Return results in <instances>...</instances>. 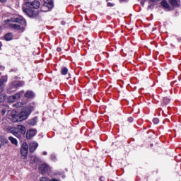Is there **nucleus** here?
<instances>
[{"label": "nucleus", "mask_w": 181, "mask_h": 181, "mask_svg": "<svg viewBox=\"0 0 181 181\" xmlns=\"http://www.w3.org/2000/svg\"><path fill=\"white\" fill-rule=\"evenodd\" d=\"M51 159L52 160H56V156L54 154L51 155Z\"/></svg>", "instance_id": "28"}, {"label": "nucleus", "mask_w": 181, "mask_h": 181, "mask_svg": "<svg viewBox=\"0 0 181 181\" xmlns=\"http://www.w3.org/2000/svg\"><path fill=\"white\" fill-rule=\"evenodd\" d=\"M0 2H5V0H0Z\"/></svg>", "instance_id": "36"}, {"label": "nucleus", "mask_w": 181, "mask_h": 181, "mask_svg": "<svg viewBox=\"0 0 181 181\" xmlns=\"http://www.w3.org/2000/svg\"><path fill=\"white\" fill-rule=\"evenodd\" d=\"M0 141L1 144V146L6 145L9 142V141H8V139H6V137H4L3 136H0Z\"/></svg>", "instance_id": "15"}, {"label": "nucleus", "mask_w": 181, "mask_h": 181, "mask_svg": "<svg viewBox=\"0 0 181 181\" xmlns=\"http://www.w3.org/2000/svg\"><path fill=\"white\" fill-rule=\"evenodd\" d=\"M12 84L14 86V87L18 88V87H22L25 84V83L23 81H20V82H13Z\"/></svg>", "instance_id": "20"}, {"label": "nucleus", "mask_w": 181, "mask_h": 181, "mask_svg": "<svg viewBox=\"0 0 181 181\" xmlns=\"http://www.w3.org/2000/svg\"><path fill=\"white\" fill-rule=\"evenodd\" d=\"M61 73L63 76H66V74L69 73V69L66 67H62L61 70Z\"/></svg>", "instance_id": "22"}, {"label": "nucleus", "mask_w": 181, "mask_h": 181, "mask_svg": "<svg viewBox=\"0 0 181 181\" xmlns=\"http://www.w3.org/2000/svg\"><path fill=\"white\" fill-rule=\"evenodd\" d=\"M28 151H29V146H28V144L23 143L21 146V153L22 156L24 158H26L28 156Z\"/></svg>", "instance_id": "5"}, {"label": "nucleus", "mask_w": 181, "mask_h": 181, "mask_svg": "<svg viewBox=\"0 0 181 181\" xmlns=\"http://www.w3.org/2000/svg\"><path fill=\"white\" fill-rule=\"evenodd\" d=\"M25 5L30 9H39L40 8V2L37 0L27 1Z\"/></svg>", "instance_id": "3"}, {"label": "nucleus", "mask_w": 181, "mask_h": 181, "mask_svg": "<svg viewBox=\"0 0 181 181\" xmlns=\"http://www.w3.org/2000/svg\"><path fill=\"white\" fill-rule=\"evenodd\" d=\"M39 169L42 175H45V173H48V172H50V166H49V165L46 163L41 164L39 167Z\"/></svg>", "instance_id": "6"}, {"label": "nucleus", "mask_w": 181, "mask_h": 181, "mask_svg": "<svg viewBox=\"0 0 181 181\" xmlns=\"http://www.w3.org/2000/svg\"><path fill=\"white\" fill-rule=\"evenodd\" d=\"M52 181H59V180L52 179Z\"/></svg>", "instance_id": "35"}, {"label": "nucleus", "mask_w": 181, "mask_h": 181, "mask_svg": "<svg viewBox=\"0 0 181 181\" xmlns=\"http://www.w3.org/2000/svg\"><path fill=\"white\" fill-rule=\"evenodd\" d=\"M15 107H16V108H22V107H23V103H17L16 104H15Z\"/></svg>", "instance_id": "24"}, {"label": "nucleus", "mask_w": 181, "mask_h": 181, "mask_svg": "<svg viewBox=\"0 0 181 181\" xmlns=\"http://www.w3.org/2000/svg\"><path fill=\"white\" fill-rule=\"evenodd\" d=\"M128 121H129V122H132V121H134V118H132V117H129V118H128Z\"/></svg>", "instance_id": "30"}, {"label": "nucleus", "mask_w": 181, "mask_h": 181, "mask_svg": "<svg viewBox=\"0 0 181 181\" xmlns=\"http://www.w3.org/2000/svg\"><path fill=\"white\" fill-rule=\"evenodd\" d=\"M2 148V144L0 143V149Z\"/></svg>", "instance_id": "37"}, {"label": "nucleus", "mask_w": 181, "mask_h": 181, "mask_svg": "<svg viewBox=\"0 0 181 181\" xmlns=\"http://www.w3.org/2000/svg\"><path fill=\"white\" fill-rule=\"evenodd\" d=\"M37 146H39V144L33 141L30 143L29 149L30 152H35L36 151Z\"/></svg>", "instance_id": "10"}, {"label": "nucleus", "mask_w": 181, "mask_h": 181, "mask_svg": "<svg viewBox=\"0 0 181 181\" xmlns=\"http://www.w3.org/2000/svg\"><path fill=\"white\" fill-rule=\"evenodd\" d=\"M16 136H18V134H16Z\"/></svg>", "instance_id": "39"}, {"label": "nucleus", "mask_w": 181, "mask_h": 181, "mask_svg": "<svg viewBox=\"0 0 181 181\" xmlns=\"http://www.w3.org/2000/svg\"><path fill=\"white\" fill-rule=\"evenodd\" d=\"M34 135H36V129H30L26 133V138L27 139H31Z\"/></svg>", "instance_id": "8"}, {"label": "nucleus", "mask_w": 181, "mask_h": 181, "mask_svg": "<svg viewBox=\"0 0 181 181\" xmlns=\"http://www.w3.org/2000/svg\"><path fill=\"white\" fill-rule=\"evenodd\" d=\"M4 39L7 42H9L13 39V34L12 33H8L4 35Z\"/></svg>", "instance_id": "12"}, {"label": "nucleus", "mask_w": 181, "mask_h": 181, "mask_svg": "<svg viewBox=\"0 0 181 181\" xmlns=\"http://www.w3.org/2000/svg\"><path fill=\"white\" fill-rule=\"evenodd\" d=\"M9 141L13 144V145H16V146H18V140L12 136L8 137Z\"/></svg>", "instance_id": "18"}, {"label": "nucleus", "mask_w": 181, "mask_h": 181, "mask_svg": "<svg viewBox=\"0 0 181 181\" xmlns=\"http://www.w3.org/2000/svg\"><path fill=\"white\" fill-rule=\"evenodd\" d=\"M11 121L12 122H21L22 119L19 114H13L11 115Z\"/></svg>", "instance_id": "9"}, {"label": "nucleus", "mask_w": 181, "mask_h": 181, "mask_svg": "<svg viewBox=\"0 0 181 181\" xmlns=\"http://www.w3.org/2000/svg\"><path fill=\"white\" fill-rule=\"evenodd\" d=\"M4 91V86L0 85V93H2Z\"/></svg>", "instance_id": "31"}, {"label": "nucleus", "mask_w": 181, "mask_h": 181, "mask_svg": "<svg viewBox=\"0 0 181 181\" xmlns=\"http://www.w3.org/2000/svg\"><path fill=\"white\" fill-rule=\"evenodd\" d=\"M40 181H52V180H49V178L44 177L41 178Z\"/></svg>", "instance_id": "27"}, {"label": "nucleus", "mask_w": 181, "mask_h": 181, "mask_svg": "<svg viewBox=\"0 0 181 181\" xmlns=\"http://www.w3.org/2000/svg\"><path fill=\"white\" fill-rule=\"evenodd\" d=\"M23 93H25V90H22L14 95L10 96L8 100V103H15V101H17V100H19V98H21V95Z\"/></svg>", "instance_id": "7"}, {"label": "nucleus", "mask_w": 181, "mask_h": 181, "mask_svg": "<svg viewBox=\"0 0 181 181\" xmlns=\"http://www.w3.org/2000/svg\"><path fill=\"white\" fill-rule=\"evenodd\" d=\"M23 11L30 18H32V16H33V11H32L30 8L23 7Z\"/></svg>", "instance_id": "11"}, {"label": "nucleus", "mask_w": 181, "mask_h": 181, "mask_svg": "<svg viewBox=\"0 0 181 181\" xmlns=\"http://www.w3.org/2000/svg\"><path fill=\"white\" fill-rule=\"evenodd\" d=\"M6 81H8V76H2L0 78V86H1V87H3L4 84H5V83H6Z\"/></svg>", "instance_id": "16"}, {"label": "nucleus", "mask_w": 181, "mask_h": 181, "mask_svg": "<svg viewBox=\"0 0 181 181\" xmlns=\"http://www.w3.org/2000/svg\"><path fill=\"white\" fill-rule=\"evenodd\" d=\"M5 23L8 25V28L13 29L14 30H20L23 32L25 28H26V20L22 16L17 18H11L4 21Z\"/></svg>", "instance_id": "1"}, {"label": "nucleus", "mask_w": 181, "mask_h": 181, "mask_svg": "<svg viewBox=\"0 0 181 181\" xmlns=\"http://www.w3.org/2000/svg\"><path fill=\"white\" fill-rule=\"evenodd\" d=\"M5 101V95H0V103H4Z\"/></svg>", "instance_id": "25"}, {"label": "nucleus", "mask_w": 181, "mask_h": 181, "mask_svg": "<svg viewBox=\"0 0 181 181\" xmlns=\"http://www.w3.org/2000/svg\"><path fill=\"white\" fill-rule=\"evenodd\" d=\"M120 1H124V0H120Z\"/></svg>", "instance_id": "40"}, {"label": "nucleus", "mask_w": 181, "mask_h": 181, "mask_svg": "<svg viewBox=\"0 0 181 181\" xmlns=\"http://www.w3.org/2000/svg\"><path fill=\"white\" fill-rule=\"evenodd\" d=\"M53 0H44L43 6L41 7L42 12H49L51 9H53Z\"/></svg>", "instance_id": "2"}, {"label": "nucleus", "mask_w": 181, "mask_h": 181, "mask_svg": "<svg viewBox=\"0 0 181 181\" xmlns=\"http://www.w3.org/2000/svg\"><path fill=\"white\" fill-rule=\"evenodd\" d=\"M114 4L113 3H111V2H108L107 3V6H110V7H112V6H114Z\"/></svg>", "instance_id": "29"}, {"label": "nucleus", "mask_w": 181, "mask_h": 181, "mask_svg": "<svg viewBox=\"0 0 181 181\" xmlns=\"http://www.w3.org/2000/svg\"><path fill=\"white\" fill-rule=\"evenodd\" d=\"M30 112H32V108L30 107H27L24 109L21 112L18 113L20 115V118L21 119V121H23V119H26L28 117H29Z\"/></svg>", "instance_id": "4"}, {"label": "nucleus", "mask_w": 181, "mask_h": 181, "mask_svg": "<svg viewBox=\"0 0 181 181\" xmlns=\"http://www.w3.org/2000/svg\"><path fill=\"white\" fill-rule=\"evenodd\" d=\"M161 6L165 8V9H169L170 6L169 4L168 3V1H166L165 0H163L161 1Z\"/></svg>", "instance_id": "19"}, {"label": "nucleus", "mask_w": 181, "mask_h": 181, "mask_svg": "<svg viewBox=\"0 0 181 181\" xmlns=\"http://www.w3.org/2000/svg\"><path fill=\"white\" fill-rule=\"evenodd\" d=\"M61 50H62V48L60 47L57 48V52H60Z\"/></svg>", "instance_id": "33"}, {"label": "nucleus", "mask_w": 181, "mask_h": 181, "mask_svg": "<svg viewBox=\"0 0 181 181\" xmlns=\"http://www.w3.org/2000/svg\"><path fill=\"white\" fill-rule=\"evenodd\" d=\"M153 124H159V119H158V118H154V119H153Z\"/></svg>", "instance_id": "26"}, {"label": "nucleus", "mask_w": 181, "mask_h": 181, "mask_svg": "<svg viewBox=\"0 0 181 181\" xmlns=\"http://www.w3.org/2000/svg\"><path fill=\"white\" fill-rule=\"evenodd\" d=\"M106 1H110V0H106Z\"/></svg>", "instance_id": "41"}, {"label": "nucleus", "mask_w": 181, "mask_h": 181, "mask_svg": "<svg viewBox=\"0 0 181 181\" xmlns=\"http://www.w3.org/2000/svg\"><path fill=\"white\" fill-rule=\"evenodd\" d=\"M25 97L26 98H35V93L32 90H28L25 94Z\"/></svg>", "instance_id": "14"}, {"label": "nucleus", "mask_w": 181, "mask_h": 181, "mask_svg": "<svg viewBox=\"0 0 181 181\" xmlns=\"http://www.w3.org/2000/svg\"><path fill=\"white\" fill-rule=\"evenodd\" d=\"M40 162V160L36 156H32L30 159V163H39Z\"/></svg>", "instance_id": "17"}, {"label": "nucleus", "mask_w": 181, "mask_h": 181, "mask_svg": "<svg viewBox=\"0 0 181 181\" xmlns=\"http://www.w3.org/2000/svg\"><path fill=\"white\" fill-rule=\"evenodd\" d=\"M42 155H45V156L47 155V152L44 151V152L42 153Z\"/></svg>", "instance_id": "34"}, {"label": "nucleus", "mask_w": 181, "mask_h": 181, "mask_svg": "<svg viewBox=\"0 0 181 181\" xmlns=\"http://www.w3.org/2000/svg\"><path fill=\"white\" fill-rule=\"evenodd\" d=\"M15 135H18V133H16V134Z\"/></svg>", "instance_id": "38"}, {"label": "nucleus", "mask_w": 181, "mask_h": 181, "mask_svg": "<svg viewBox=\"0 0 181 181\" xmlns=\"http://www.w3.org/2000/svg\"><path fill=\"white\" fill-rule=\"evenodd\" d=\"M169 2L172 6H179L178 0H169Z\"/></svg>", "instance_id": "21"}, {"label": "nucleus", "mask_w": 181, "mask_h": 181, "mask_svg": "<svg viewBox=\"0 0 181 181\" xmlns=\"http://www.w3.org/2000/svg\"><path fill=\"white\" fill-rule=\"evenodd\" d=\"M36 119H32L31 120L28 121L30 125H36Z\"/></svg>", "instance_id": "23"}, {"label": "nucleus", "mask_w": 181, "mask_h": 181, "mask_svg": "<svg viewBox=\"0 0 181 181\" xmlns=\"http://www.w3.org/2000/svg\"><path fill=\"white\" fill-rule=\"evenodd\" d=\"M151 2H159V0H150Z\"/></svg>", "instance_id": "32"}, {"label": "nucleus", "mask_w": 181, "mask_h": 181, "mask_svg": "<svg viewBox=\"0 0 181 181\" xmlns=\"http://www.w3.org/2000/svg\"><path fill=\"white\" fill-rule=\"evenodd\" d=\"M18 129L20 134H21L22 135H25V134H26V127H25V126L18 125Z\"/></svg>", "instance_id": "13"}]
</instances>
